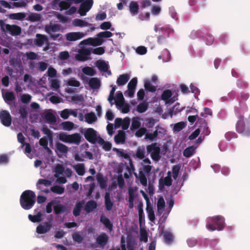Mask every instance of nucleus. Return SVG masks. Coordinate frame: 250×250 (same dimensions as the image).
I'll use <instances>...</instances> for the list:
<instances>
[{
    "mask_svg": "<svg viewBox=\"0 0 250 250\" xmlns=\"http://www.w3.org/2000/svg\"><path fill=\"white\" fill-rule=\"evenodd\" d=\"M108 237L105 233H103L96 238V242L101 246H104L108 242Z\"/></svg>",
    "mask_w": 250,
    "mask_h": 250,
    "instance_id": "nucleus-19",
    "label": "nucleus"
},
{
    "mask_svg": "<svg viewBox=\"0 0 250 250\" xmlns=\"http://www.w3.org/2000/svg\"><path fill=\"white\" fill-rule=\"evenodd\" d=\"M44 118L49 123L54 124L56 122V116L51 112H47L44 115Z\"/></svg>",
    "mask_w": 250,
    "mask_h": 250,
    "instance_id": "nucleus-40",
    "label": "nucleus"
},
{
    "mask_svg": "<svg viewBox=\"0 0 250 250\" xmlns=\"http://www.w3.org/2000/svg\"><path fill=\"white\" fill-rule=\"evenodd\" d=\"M73 24L75 26L84 27V26H92V24L87 22L83 20L75 19L73 21Z\"/></svg>",
    "mask_w": 250,
    "mask_h": 250,
    "instance_id": "nucleus-31",
    "label": "nucleus"
},
{
    "mask_svg": "<svg viewBox=\"0 0 250 250\" xmlns=\"http://www.w3.org/2000/svg\"><path fill=\"white\" fill-rule=\"evenodd\" d=\"M113 36V34L110 32L108 31H105L103 32H101L99 33L97 36L99 38H108Z\"/></svg>",
    "mask_w": 250,
    "mask_h": 250,
    "instance_id": "nucleus-56",
    "label": "nucleus"
},
{
    "mask_svg": "<svg viewBox=\"0 0 250 250\" xmlns=\"http://www.w3.org/2000/svg\"><path fill=\"white\" fill-rule=\"evenodd\" d=\"M128 193V207L130 208H132L134 207L133 202L134 200V195L133 194V192L131 190H129Z\"/></svg>",
    "mask_w": 250,
    "mask_h": 250,
    "instance_id": "nucleus-57",
    "label": "nucleus"
},
{
    "mask_svg": "<svg viewBox=\"0 0 250 250\" xmlns=\"http://www.w3.org/2000/svg\"><path fill=\"white\" fill-rule=\"evenodd\" d=\"M97 180L102 189H104L107 187L106 181L104 179L102 174H98L97 175Z\"/></svg>",
    "mask_w": 250,
    "mask_h": 250,
    "instance_id": "nucleus-38",
    "label": "nucleus"
},
{
    "mask_svg": "<svg viewBox=\"0 0 250 250\" xmlns=\"http://www.w3.org/2000/svg\"><path fill=\"white\" fill-rule=\"evenodd\" d=\"M194 151L193 146H189L186 148L183 151V155L186 158L191 157Z\"/></svg>",
    "mask_w": 250,
    "mask_h": 250,
    "instance_id": "nucleus-49",
    "label": "nucleus"
},
{
    "mask_svg": "<svg viewBox=\"0 0 250 250\" xmlns=\"http://www.w3.org/2000/svg\"><path fill=\"white\" fill-rule=\"evenodd\" d=\"M5 28L12 36L19 35L21 32V28L15 24L10 25L7 24L5 25Z\"/></svg>",
    "mask_w": 250,
    "mask_h": 250,
    "instance_id": "nucleus-13",
    "label": "nucleus"
},
{
    "mask_svg": "<svg viewBox=\"0 0 250 250\" xmlns=\"http://www.w3.org/2000/svg\"><path fill=\"white\" fill-rule=\"evenodd\" d=\"M71 3L65 1H61L59 6L61 10H66L70 7Z\"/></svg>",
    "mask_w": 250,
    "mask_h": 250,
    "instance_id": "nucleus-63",
    "label": "nucleus"
},
{
    "mask_svg": "<svg viewBox=\"0 0 250 250\" xmlns=\"http://www.w3.org/2000/svg\"><path fill=\"white\" fill-rule=\"evenodd\" d=\"M84 118L85 121L89 124H91L97 120L95 114L93 112L86 113Z\"/></svg>",
    "mask_w": 250,
    "mask_h": 250,
    "instance_id": "nucleus-23",
    "label": "nucleus"
},
{
    "mask_svg": "<svg viewBox=\"0 0 250 250\" xmlns=\"http://www.w3.org/2000/svg\"><path fill=\"white\" fill-rule=\"evenodd\" d=\"M205 40L207 45H211L214 40L213 36L210 34H207L205 37Z\"/></svg>",
    "mask_w": 250,
    "mask_h": 250,
    "instance_id": "nucleus-62",
    "label": "nucleus"
},
{
    "mask_svg": "<svg viewBox=\"0 0 250 250\" xmlns=\"http://www.w3.org/2000/svg\"><path fill=\"white\" fill-rule=\"evenodd\" d=\"M97 207V204L94 200L88 201L84 207V210L87 212L89 213L93 211Z\"/></svg>",
    "mask_w": 250,
    "mask_h": 250,
    "instance_id": "nucleus-17",
    "label": "nucleus"
},
{
    "mask_svg": "<svg viewBox=\"0 0 250 250\" xmlns=\"http://www.w3.org/2000/svg\"><path fill=\"white\" fill-rule=\"evenodd\" d=\"M182 110V108L180 107V104L177 103L171 108L169 109L168 113L171 117L173 115H176L177 113L180 112Z\"/></svg>",
    "mask_w": 250,
    "mask_h": 250,
    "instance_id": "nucleus-34",
    "label": "nucleus"
},
{
    "mask_svg": "<svg viewBox=\"0 0 250 250\" xmlns=\"http://www.w3.org/2000/svg\"><path fill=\"white\" fill-rule=\"evenodd\" d=\"M51 191L54 193L61 194L64 191V188L60 186H54L51 188Z\"/></svg>",
    "mask_w": 250,
    "mask_h": 250,
    "instance_id": "nucleus-50",
    "label": "nucleus"
},
{
    "mask_svg": "<svg viewBox=\"0 0 250 250\" xmlns=\"http://www.w3.org/2000/svg\"><path fill=\"white\" fill-rule=\"evenodd\" d=\"M172 180L170 176H167L163 179L161 178L159 180V188L162 190L164 189V186L169 187L172 185Z\"/></svg>",
    "mask_w": 250,
    "mask_h": 250,
    "instance_id": "nucleus-14",
    "label": "nucleus"
},
{
    "mask_svg": "<svg viewBox=\"0 0 250 250\" xmlns=\"http://www.w3.org/2000/svg\"><path fill=\"white\" fill-rule=\"evenodd\" d=\"M129 11L132 15H136L138 13L139 5L137 2L132 1L129 6Z\"/></svg>",
    "mask_w": 250,
    "mask_h": 250,
    "instance_id": "nucleus-28",
    "label": "nucleus"
},
{
    "mask_svg": "<svg viewBox=\"0 0 250 250\" xmlns=\"http://www.w3.org/2000/svg\"><path fill=\"white\" fill-rule=\"evenodd\" d=\"M225 227V219L221 215L209 217L207 219L206 228L210 231L221 230Z\"/></svg>",
    "mask_w": 250,
    "mask_h": 250,
    "instance_id": "nucleus-2",
    "label": "nucleus"
},
{
    "mask_svg": "<svg viewBox=\"0 0 250 250\" xmlns=\"http://www.w3.org/2000/svg\"><path fill=\"white\" fill-rule=\"evenodd\" d=\"M152 166L150 165H144L142 169H140L138 175L136 173H134L136 178L139 179L140 183L144 187L147 186V178L146 176H149L151 172Z\"/></svg>",
    "mask_w": 250,
    "mask_h": 250,
    "instance_id": "nucleus-5",
    "label": "nucleus"
},
{
    "mask_svg": "<svg viewBox=\"0 0 250 250\" xmlns=\"http://www.w3.org/2000/svg\"><path fill=\"white\" fill-rule=\"evenodd\" d=\"M163 237L165 241L167 244L171 243L173 239V236L172 234L168 231L165 232L163 234Z\"/></svg>",
    "mask_w": 250,
    "mask_h": 250,
    "instance_id": "nucleus-46",
    "label": "nucleus"
},
{
    "mask_svg": "<svg viewBox=\"0 0 250 250\" xmlns=\"http://www.w3.org/2000/svg\"><path fill=\"white\" fill-rule=\"evenodd\" d=\"M158 211L163 209L165 207V202L163 197H161L158 200L157 205Z\"/></svg>",
    "mask_w": 250,
    "mask_h": 250,
    "instance_id": "nucleus-58",
    "label": "nucleus"
},
{
    "mask_svg": "<svg viewBox=\"0 0 250 250\" xmlns=\"http://www.w3.org/2000/svg\"><path fill=\"white\" fill-rule=\"evenodd\" d=\"M197 123L199 125L198 129H200V132H202V134L204 136H208L210 133V131L208 128L207 123L206 120L203 118H198Z\"/></svg>",
    "mask_w": 250,
    "mask_h": 250,
    "instance_id": "nucleus-10",
    "label": "nucleus"
},
{
    "mask_svg": "<svg viewBox=\"0 0 250 250\" xmlns=\"http://www.w3.org/2000/svg\"><path fill=\"white\" fill-rule=\"evenodd\" d=\"M25 16L24 13H17L10 14L9 18L13 20H22L25 18Z\"/></svg>",
    "mask_w": 250,
    "mask_h": 250,
    "instance_id": "nucleus-41",
    "label": "nucleus"
},
{
    "mask_svg": "<svg viewBox=\"0 0 250 250\" xmlns=\"http://www.w3.org/2000/svg\"><path fill=\"white\" fill-rule=\"evenodd\" d=\"M147 152L150 154L151 159L156 161H158L161 158L160 147L157 146L156 143H154L146 146Z\"/></svg>",
    "mask_w": 250,
    "mask_h": 250,
    "instance_id": "nucleus-6",
    "label": "nucleus"
},
{
    "mask_svg": "<svg viewBox=\"0 0 250 250\" xmlns=\"http://www.w3.org/2000/svg\"><path fill=\"white\" fill-rule=\"evenodd\" d=\"M114 140L116 143H124L125 141V134L123 131H120L119 133L114 137Z\"/></svg>",
    "mask_w": 250,
    "mask_h": 250,
    "instance_id": "nucleus-35",
    "label": "nucleus"
},
{
    "mask_svg": "<svg viewBox=\"0 0 250 250\" xmlns=\"http://www.w3.org/2000/svg\"><path fill=\"white\" fill-rule=\"evenodd\" d=\"M148 104L146 103H140L137 106V110L140 113L146 112Z\"/></svg>",
    "mask_w": 250,
    "mask_h": 250,
    "instance_id": "nucleus-48",
    "label": "nucleus"
},
{
    "mask_svg": "<svg viewBox=\"0 0 250 250\" xmlns=\"http://www.w3.org/2000/svg\"><path fill=\"white\" fill-rule=\"evenodd\" d=\"M145 149L139 147L136 150V157L140 160H142L145 157Z\"/></svg>",
    "mask_w": 250,
    "mask_h": 250,
    "instance_id": "nucleus-47",
    "label": "nucleus"
},
{
    "mask_svg": "<svg viewBox=\"0 0 250 250\" xmlns=\"http://www.w3.org/2000/svg\"><path fill=\"white\" fill-rule=\"evenodd\" d=\"M42 132L47 136L48 140L52 143L53 135L52 131L46 126H43L42 129Z\"/></svg>",
    "mask_w": 250,
    "mask_h": 250,
    "instance_id": "nucleus-42",
    "label": "nucleus"
},
{
    "mask_svg": "<svg viewBox=\"0 0 250 250\" xmlns=\"http://www.w3.org/2000/svg\"><path fill=\"white\" fill-rule=\"evenodd\" d=\"M172 93L171 90H165L161 95V98L163 100H168L170 97H171Z\"/></svg>",
    "mask_w": 250,
    "mask_h": 250,
    "instance_id": "nucleus-59",
    "label": "nucleus"
},
{
    "mask_svg": "<svg viewBox=\"0 0 250 250\" xmlns=\"http://www.w3.org/2000/svg\"><path fill=\"white\" fill-rule=\"evenodd\" d=\"M70 134H67L65 132H61L57 136L58 138L61 141L69 143Z\"/></svg>",
    "mask_w": 250,
    "mask_h": 250,
    "instance_id": "nucleus-43",
    "label": "nucleus"
},
{
    "mask_svg": "<svg viewBox=\"0 0 250 250\" xmlns=\"http://www.w3.org/2000/svg\"><path fill=\"white\" fill-rule=\"evenodd\" d=\"M56 148L57 151L62 154L66 153L68 150V148L66 146L60 142L56 143Z\"/></svg>",
    "mask_w": 250,
    "mask_h": 250,
    "instance_id": "nucleus-29",
    "label": "nucleus"
},
{
    "mask_svg": "<svg viewBox=\"0 0 250 250\" xmlns=\"http://www.w3.org/2000/svg\"><path fill=\"white\" fill-rule=\"evenodd\" d=\"M146 212L147 213L148 217L149 220L151 222H154L155 219V217L153 208L148 202H147L146 203Z\"/></svg>",
    "mask_w": 250,
    "mask_h": 250,
    "instance_id": "nucleus-27",
    "label": "nucleus"
},
{
    "mask_svg": "<svg viewBox=\"0 0 250 250\" xmlns=\"http://www.w3.org/2000/svg\"><path fill=\"white\" fill-rule=\"evenodd\" d=\"M93 4V0H85L81 4L78 11V13L81 16H85L86 13L91 8Z\"/></svg>",
    "mask_w": 250,
    "mask_h": 250,
    "instance_id": "nucleus-7",
    "label": "nucleus"
},
{
    "mask_svg": "<svg viewBox=\"0 0 250 250\" xmlns=\"http://www.w3.org/2000/svg\"><path fill=\"white\" fill-rule=\"evenodd\" d=\"M42 213L41 211H39L36 215H32L31 214H29L28 218L31 222L33 223L40 222L42 220Z\"/></svg>",
    "mask_w": 250,
    "mask_h": 250,
    "instance_id": "nucleus-37",
    "label": "nucleus"
},
{
    "mask_svg": "<svg viewBox=\"0 0 250 250\" xmlns=\"http://www.w3.org/2000/svg\"><path fill=\"white\" fill-rule=\"evenodd\" d=\"M104 204L107 210L110 211L112 209L113 206V203L111 201L109 192H106L105 193Z\"/></svg>",
    "mask_w": 250,
    "mask_h": 250,
    "instance_id": "nucleus-18",
    "label": "nucleus"
},
{
    "mask_svg": "<svg viewBox=\"0 0 250 250\" xmlns=\"http://www.w3.org/2000/svg\"><path fill=\"white\" fill-rule=\"evenodd\" d=\"M185 127V124L184 122H179L175 124L173 129L175 131L179 132L182 130Z\"/></svg>",
    "mask_w": 250,
    "mask_h": 250,
    "instance_id": "nucleus-61",
    "label": "nucleus"
},
{
    "mask_svg": "<svg viewBox=\"0 0 250 250\" xmlns=\"http://www.w3.org/2000/svg\"><path fill=\"white\" fill-rule=\"evenodd\" d=\"M77 173L80 176H83L85 173V168L83 164H79L74 167Z\"/></svg>",
    "mask_w": 250,
    "mask_h": 250,
    "instance_id": "nucleus-33",
    "label": "nucleus"
},
{
    "mask_svg": "<svg viewBox=\"0 0 250 250\" xmlns=\"http://www.w3.org/2000/svg\"><path fill=\"white\" fill-rule=\"evenodd\" d=\"M54 212L56 215L64 213L66 211V208L62 204H58L54 206Z\"/></svg>",
    "mask_w": 250,
    "mask_h": 250,
    "instance_id": "nucleus-32",
    "label": "nucleus"
},
{
    "mask_svg": "<svg viewBox=\"0 0 250 250\" xmlns=\"http://www.w3.org/2000/svg\"><path fill=\"white\" fill-rule=\"evenodd\" d=\"M144 87L146 90L151 92H154L156 90V87L152 85L148 80L145 81Z\"/></svg>",
    "mask_w": 250,
    "mask_h": 250,
    "instance_id": "nucleus-39",
    "label": "nucleus"
},
{
    "mask_svg": "<svg viewBox=\"0 0 250 250\" xmlns=\"http://www.w3.org/2000/svg\"><path fill=\"white\" fill-rule=\"evenodd\" d=\"M89 85L92 89H98L100 87V81L97 78H91L89 81Z\"/></svg>",
    "mask_w": 250,
    "mask_h": 250,
    "instance_id": "nucleus-30",
    "label": "nucleus"
},
{
    "mask_svg": "<svg viewBox=\"0 0 250 250\" xmlns=\"http://www.w3.org/2000/svg\"><path fill=\"white\" fill-rule=\"evenodd\" d=\"M84 204V201L83 200L76 203L73 210V214L75 216L77 217L80 215L81 209Z\"/></svg>",
    "mask_w": 250,
    "mask_h": 250,
    "instance_id": "nucleus-22",
    "label": "nucleus"
},
{
    "mask_svg": "<svg viewBox=\"0 0 250 250\" xmlns=\"http://www.w3.org/2000/svg\"><path fill=\"white\" fill-rule=\"evenodd\" d=\"M19 113L20 117L23 120H26L27 118L28 113L25 107L23 106H20L19 108Z\"/></svg>",
    "mask_w": 250,
    "mask_h": 250,
    "instance_id": "nucleus-51",
    "label": "nucleus"
},
{
    "mask_svg": "<svg viewBox=\"0 0 250 250\" xmlns=\"http://www.w3.org/2000/svg\"><path fill=\"white\" fill-rule=\"evenodd\" d=\"M51 227V224L48 222L43 223V225H39L36 228V232L38 234H44L49 231Z\"/></svg>",
    "mask_w": 250,
    "mask_h": 250,
    "instance_id": "nucleus-15",
    "label": "nucleus"
},
{
    "mask_svg": "<svg viewBox=\"0 0 250 250\" xmlns=\"http://www.w3.org/2000/svg\"><path fill=\"white\" fill-rule=\"evenodd\" d=\"M0 120L3 125L8 127L12 123V116L8 111L2 110L0 112Z\"/></svg>",
    "mask_w": 250,
    "mask_h": 250,
    "instance_id": "nucleus-8",
    "label": "nucleus"
},
{
    "mask_svg": "<svg viewBox=\"0 0 250 250\" xmlns=\"http://www.w3.org/2000/svg\"><path fill=\"white\" fill-rule=\"evenodd\" d=\"M125 103V99L121 91H118L116 93L115 104L117 106L123 104Z\"/></svg>",
    "mask_w": 250,
    "mask_h": 250,
    "instance_id": "nucleus-36",
    "label": "nucleus"
},
{
    "mask_svg": "<svg viewBox=\"0 0 250 250\" xmlns=\"http://www.w3.org/2000/svg\"><path fill=\"white\" fill-rule=\"evenodd\" d=\"M41 19L40 14L37 13H31L30 14L27 20L31 22H36L40 21Z\"/></svg>",
    "mask_w": 250,
    "mask_h": 250,
    "instance_id": "nucleus-45",
    "label": "nucleus"
},
{
    "mask_svg": "<svg viewBox=\"0 0 250 250\" xmlns=\"http://www.w3.org/2000/svg\"><path fill=\"white\" fill-rule=\"evenodd\" d=\"M44 29L45 32L50 35L53 32L60 31V26L57 24L46 25Z\"/></svg>",
    "mask_w": 250,
    "mask_h": 250,
    "instance_id": "nucleus-20",
    "label": "nucleus"
},
{
    "mask_svg": "<svg viewBox=\"0 0 250 250\" xmlns=\"http://www.w3.org/2000/svg\"><path fill=\"white\" fill-rule=\"evenodd\" d=\"M91 54V50L88 48H82L79 50L78 54L75 55V59L80 62H84L88 60Z\"/></svg>",
    "mask_w": 250,
    "mask_h": 250,
    "instance_id": "nucleus-9",
    "label": "nucleus"
},
{
    "mask_svg": "<svg viewBox=\"0 0 250 250\" xmlns=\"http://www.w3.org/2000/svg\"><path fill=\"white\" fill-rule=\"evenodd\" d=\"M4 99L5 101H12L15 99V96L12 92H6L4 96Z\"/></svg>",
    "mask_w": 250,
    "mask_h": 250,
    "instance_id": "nucleus-53",
    "label": "nucleus"
},
{
    "mask_svg": "<svg viewBox=\"0 0 250 250\" xmlns=\"http://www.w3.org/2000/svg\"><path fill=\"white\" fill-rule=\"evenodd\" d=\"M237 132L242 136L249 137L250 136V126L246 125L244 117L243 115L238 116V120L235 125Z\"/></svg>",
    "mask_w": 250,
    "mask_h": 250,
    "instance_id": "nucleus-3",
    "label": "nucleus"
},
{
    "mask_svg": "<svg viewBox=\"0 0 250 250\" xmlns=\"http://www.w3.org/2000/svg\"><path fill=\"white\" fill-rule=\"evenodd\" d=\"M63 128L64 130L70 131L71 130L74 126V124L69 121L64 122L62 123Z\"/></svg>",
    "mask_w": 250,
    "mask_h": 250,
    "instance_id": "nucleus-54",
    "label": "nucleus"
},
{
    "mask_svg": "<svg viewBox=\"0 0 250 250\" xmlns=\"http://www.w3.org/2000/svg\"><path fill=\"white\" fill-rule=\"evenodd\" d=\"M84 136L85 139L91 144H95L98 143L99 144H103L104 143V140L100 136H98L97 131L92 128L86 129Z\"/></svg>",
    "mask_w": 250,
    "mask_h": 250,
    "instance_id": "nucleus-4",
    "label": "nucleus"
},
{
    "mask_svg": "<svg viewBox=\"0 0 250 250\" xmlns=\"http://www.w3.org/2000/svg\"><path fill=\"white\" fill-rule=\"evenodd\" d=\"M36 37V39H35L34 43L38 47L42 46L45 42L48 41L47 37L44 35L37 34Z\"/></svg>",
    "mask_w": 250,
    "mask_h": 250,
    "instance_id": "nucleus-16",
    "label": "nucleus"
},
{
    "mask_svg": "<svg viewBox=\"0 0 250 250\" xmlns=\"http://www.w3.org/2000/svg\"><path fill=\"white\" fill-rule=\"evenodd\" d=\"M143 207V205L142 203H139L137 206V208L139 214V221L140 224L142 223L143 218L145 217Z\"/></svg>",
    "mask_w": 250,
    "mask_h": 250,
    "instance_id": "nucleus-44",
    "label": "nucleus"
},
{
    "mask_svg": "<svg viewBox=\"0 0 250 250\" xmlns=\"http://www.w3.org/2000/svg\"><path fill=\"white\" fill-rule=\"evenodd\" d=\"M85 34L83 32H69L65 35L66 40L70 42H74L83 38Z\"/></svg>",
    "mask_w": 250,
    "mask_h": 250,
    "instance_id": "nucleus-12",
    "label": "nucleus"
},
{
    "mask_svg": "<svg viewBox=\"0 0 250 250\" xmlns=\"http://www.w3.org/2000/svg\"><path fill=\"white\" fill-rule=\"evenodd\" d=\"M129 79V76L128 74H122L117 78L116 83L119 86L123 85L126 84Z\"/></svg>",
    "mask_w": 250,
    "mask_h": 250,
    "instance_id": "nucleus-25",
    "label": "nucleus"
},
{
    "mask_svg": "<svg viewBox=\"0 0 250 250\" xmlns=\"http://www.w3.org/2000/svg\"><path fill=\"white\" fill-rule=\"evenodd\" d=\"M96 65L101 72H107L109 68L108 65L102 60L97 61L96 62Z\"/></svg>",
    "mask_w": 250,
    "mask_h": 250,
    "instance_id": "nucleus-24",
    "label": "nucleus"
},
{
    "mask_svg": "<svg viewBox=\"0 0 250 250\" xmlns=\"http://www.w3.org/2000/svg\"><path fill=\"white\" fill-rule=\"evenodd\" d=\"M111 23L110 21L104 22L100 25V28L102 30H107L108 29H111V31H114V28H111Z\"/></svg>",
    "mask_w": 250,
    "mask_h": 250,
    "instance_id": "nucleus-55",
    "label": "nucleus"
},
{
    "mask_svg": "<svg viewBox=\"0 0 250 250\" xmlns=\"http://www.w3.org/2000/svg\"><path fill=\"white\" fill-rule=\"evenodd\" d=\"M41 184L43 185L45 187H49L51 185V182L47 179H40L37 183V187L38 188H40L39 185Z\"/></svg>",
    "mask_w": 250,
    "mask_h": 250,
    "instance_id": "nucleus-52",
    "label": "nucleus"
},
{
    "mask_svg": "<svg viewBox=\"0 0 250 250\" xmlns=\"http://www.w3.org/2000/svg\"><path fill=\"white\" fill-rule=\"evenodd\" d=\"M20 204L21 207L25 210L31 209L36 202V194L34 192L30 190L23 191L20 197Z\"/></svg>",
    "mask_w": 250,
    "mask_h": 250,
    "instance_id": "nucleus-1",
    "label": "nucleus"
},
{
    "mask_svg": "<svg viewBox=\"0 0 250 250\" xmlns=\"http://www.w3.org/2000/svg\"><path fill=\"white\" fill-rule=\"evenodd\" d=\"M180 167H181L179 165L174 166L172 167V176L175 180L177 179L180 170Z\"/></svg>",
    "mask_w": 250,
    "mask_h": 250,
    "instance_id": "nucleus-60",
    "label": "nucleus"
},
{
    "mask_svg": "<svg viewBox=\"0 0 250 250\" xmlns=\"http://www.w3.org/2000/svg\"><path fill=\"white\" fill-rule=\"evenodd\" d=\"M100 221L104 224L106 228L108 229L110 231L112 230L113 224L108 218L102 215L100 217Z\"/></svg>",
    "mask_w": 250,
    "mask_h": 250,
    "instance_id": "nucleus-26",
    "label": "nucleus"
},
{
    "mask_svg": "<svg viewBox=\"0 0 250 250\" xmlns=\"http://www.w3.org/2000/svg\"><path fill=\"white\" fill-rule=\"evenodd\" d=\"M105 52L104 47H99L94 49L92 50V53L94 54L101 55Z\"/></svg>",
    "mask_w": 250,
    "mask_h": 250,
    "instance_id": "nucleus-64",
    "label": "nucleus"
},
{
    "mask_svg": "<svg viewBox=\"0 0 250 250\" xmlns=\"http://www.w3.org/2000/svg\"><path fill=\"white\" fill-rule=\"evenodd\" d=\"M104 42V40L102 39V38H89L86 40L82 41L80 44L85 45H91L93 46H99L102 45Z\"/></svg>",
    "mask_w": 250,
    "mask_h": 250,
    "instance_id": "nucleus-11",
    "label": "nucleus"
},
{
    "mask_svg": "<svg viewBox=\"0 0 250 250\" xmlns=\"http://www.w3.org/2000/svg\"><path fill=\"white\" fill-rule=\"evenodd\" d=\"M82 137L79 133H75L70 134L69 143L79 145Z\"/></svg>",
    "mask_w": 250,
    "mask_h": 250,
    "instance_id": "nucleus-21",
    "label": "nucleus"
}]
</instances>
